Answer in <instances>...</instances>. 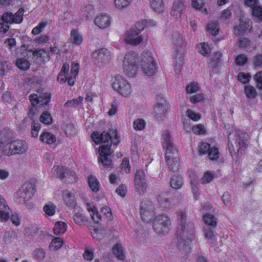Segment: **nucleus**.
<instances>
[{"label":"nucleus","instance_id":"nucleus-51","mask_svg":"<svg viewBox=\"0 0 262 262\" xmlns=\"http://www.w3.org/2000/svg\"><path fill=\"white\" fill-rule=\"evenodd\" d=\"M174 58L175 59L176 66H180L183 64L184 58L183 54L181 51L178 50L174 55Z\"/></svg>","mask_w":262,"mask_h":262},{"label":"nucleus","instance_id":"nucleus-25","mask_svg":"<svg viewBox=\"0 0 262 262\" xmlns=\"http://www.w3.org/2000/svg\"><path fill=\"white\" fill-rule=\"evenodd\" d=\"M67 228V224L62 221L56 222L54 227V233L56 235L64 233Z\"/></svg>","mask_w":262,"mask_h":262},{"label":"nucleus","instance_id":"nucleus-44","mask_svg":"<svg viewBox=\"0 0 262 262\" xmlns=\"http://www.w3.org/2000/svg\"><path fill=\"white\" fill-rule=\"evenodd\" d=\"M63 180L64 182L72 183L75 181L74 176L72 174V172L65 168L64 173L62 175Z\"/></svg>","mask_w":262,"mask_h":262},{"label":"nucleus","instance_id":"nucleus-41","mask_svg":"<svg viewBox=\"0 0 262 262\" xmlns=\"http://www.w3.org/2000/svg\"><path fill=\"white\" fill-rule=\"evenodd\" d=\"M198 51L204 56H207L210 52V48L207 44L202 42L198 46Z\"/></svg>","mask_w":262,"mask_h":262},{"label":"nucleus","instance_id":"nucleus-9","mask_svg":"<svg viewBox=\"0 0 262 262\" xmlns=\"http://www.w3.org/2000/svg\"><path fill=\"white\" fill-rule=\"evenodd\" d=\"M113 89L122 96H127L130 94L131 87L129 83L121 76L116 77L112 83Z\"/></svg>","mask_w":262,"mask_h":262},{"label":"nucleus","instance_id":"nucleus-31","mask_svg":"<svg viewBox=\"0 0 262 262\" xmlns=\"http://www.w3.org/2000/svg\"><path fill=\"white\" fill-rule=\"evenodd\" d=\"M88 183L93 191L97 192L99 191V182L95 177L90 176L88 178Z\"/></svg>","mask_w":262,"mask_h":262},{"label":"nucleus","instance_id":"nucleus-7","mask_svg":"<svg viewBox=\"0 0 262 262\" xmlns=\"http://www.w3.org/2000/svg\"><path fill=\"white\" fill-rule=\"evenodd\" d=\"M111 53L106 48H101L94 51L92 54V60L97 67H101L107 63L111 58Z\"/></svg>","mask_w":262,"mask_h":262},{"label":"nucleus","instance_id":"nucleus-28","mask_svg":"<svg viewBox=\"0 0 262 262\" xmlns=\"http://www.w3.org/2000/svg\"><path fill=\"white\" fill-rule=\"evenodd\" d=\"M207 27L208 31L211 35H216L219 32V23L216 20H210Z\"/></svg>","mask_w":262,"mask_h":262},{"label":"nucleus","instance_id":"nucleus-50","mask_svg":"<svg viewBox=\"0 0 262 262\" xmlns=\"http://www.w3.org/2000/svg\"><path fill=\"white\" fill-rule=\"evenodd\" d=\"M252 10L253 16L262 21V8L257 5L252 8Z\"/></svg>","mask_w":262,"mask_h":262},{"label":"nucleus","instance_id":"nucleus-15","mask_svg":"<svg viewBox=\"0 0 262 262\" xmlns=\"http://www.w3.org/2000/svg\"><path fill=\"white\" fill-rule=\"evenodd\" d=\"M12 155L21 154L26 152L28 149L26 142L23 140H13L11 142Z\"/></svg>","mask_w":262,"mask_h":262},{"label":"nucleus","instance_id":"nucleus-34","mask_svg":"<svg viewBox=\"0 0 262 262\" xmlns=\"http://www.w3.org/2000/svg\"><path fill=\"white\" fill-rule=\"evenodd\" d=\"M71 39L73 42L76 45H80L83 40L82 36L76 30L73 29L71 31Z\"/></svg>","mask_w":262,"mask_h":262},{"label":"nucleus","instance_id":"nucleus-39","mask_svg":"<svg viewBox=\"0 0 262 262\" xmlns=\"http://www.w3.org/2000/svg\"><path fill=\"white\" fill-rule=\"evenodd\" d=\"M33 255L34 259L40 261L44 258L45 256V252L42 248H38L33 251Z\"/></svg>","mask_w":262,"mask_h":262},{"label":"nucleus","instance_id":"nucleus-6","mask_svg":"<svg viewBox=\"0 0 262 262\" xmlns=\"http://www.w3.org/2000/svg\"><path fill=\"white\" fill-rule=\"evenodd\" d=\"M140 215L143 221L148 223L154 216V206L152 201L147 198L142 199L140 206Z\"/></svg>","mask_w":262,"mask_h":262},{"label":"nucleus","instance_id":"nucleus-33","mask_svg":"<svg viewBox=\"0 0 262 262\" xmlns=\"http://www.w3.org/2000/svg\"><path fill=\"white\" fill-rule=\"evenodd\" d=\"M40 121L46 125H49L52 122V117L51 113L48 111H44L42 113L39 118Z\"/></svg>","mask_w":262,"mask_h":262},{"label":"nucleus","instance_id":"nucleus-40","mask_svg":"<svg viewBox=\"0 0 262 262\" xmlns=\"http://www.w3.org/2000/svg\"><path fill=\"white\" fill-rule=\"evenodd\" d=\"M62 244L63 241L61 238H54L50 245V248L51 250H56L62 246Z\"/></svg>","mask_w":262,"mask_h":262},{"label":"nucleus","instance_id":"nucleus-49","mask_svg":"<svg viewBox=\"0 0 262 262\" xmlns=\"http://www.w3.org/2000/svg\"><path fill=\"white\" fill-rule=\"evenodd\" d=\"M51 99L50 93H43L39 94V104L41 105H47Z\"/></svg>","mask_w":262,"mask_h":262},{"label":"nucleus","instance_id":"nucleus-10","mask_svg":"<svg viewBox=\"0 0 262 262\" xmlns=\"http://www.w3.org/2000/svg\"><path fill=\"white\" fill-rule=\"evenodd\" d=\"M135 187L140 194H144L147 191V184L146 180V173L142 170H137L135 178Z\"/></svg>","mask_w":262,"mask_h":262},{"label":"nucleus","instance_id":"nucleus-59","mask_svg":"<svg viewBox=\"0 0 262 262\" xmlns=\"http://www.w3.org/2000/svg\"><path fill=\"white\" fill-rule=\"evenodd\" d=\"M132 0H115V4L116 7L118 8H123L128 6Z\"/></svg>","mask_w":262,"mask_h":262},{"label":"nucleus","instance_id":"nucleus-21","mask_svg":"<svg viewBox=\"0 0 262 262\" xmlns=\"http://www.w3.org/2000/svg\"><path fill=\"white\" fill-rule=\"evenodd\" d=\"M168 195L169 193L166 192L160 194L158 198V200L160 205L165 208H169L171 205V201L168 197Z\"/></svg>","mask_w":262,"mask_h":262},{"label":"nucleus","instance_id":"nucleus-42","mask_svg":"<svg viewBox=\"0 0 262 262\" xmlns=\"http://www.w3.org/2000/svg\"><path fill=\"white\" fill-rule=\"evenodd\" d=\"M0 20L7 25L14 23L12 18V13L11 12L4 13L1 16Z\"/></svg>","mask_w":262,"mask_h":262},{"label":"nucleus","instance_id":"nucleus-55","mask_svg":"<svg viewBox=\"0 0 262 262\" xmlns=\"http://www.w3.org/2000/svg\"><path fill=\"white\" fill-rule=\"evenodd\" d=\"M145 121L142 119H137L134 122V128L136 130H142L145 127Z\"/></svg>","mask_w":262,"mask_h":262},{"label":"nucleus","instance_id":"nucleus-57","mask_svg":"<svg viewBox=\"0 0 262 262\" xmlns=\"http://www.w3.org/2000/svg\"><path fill=\"white\" fill-rule=\"evenodd\" d=\"M79 67V63L75 62V61L72 62L70 75H72L74 77H76L78 74Z\"/></svg>","mask_w":262,"mask_h":262},{"label":"nucleus","instance_id":"nucleus-47","mask_svg":"<svg viewBox=\"0 0 262 262\" xmlns=\"http://www.w3.org/2000/svg\"><path fill=\"white\" fill-rule=\"evenodd\" d=\"M251 76L249 74L244 72H240L237 76V80L243 84H246L249 82Z\"/></svg>","mask_w":262,"mask_h":262},{"label":"nucleus","instance_id":"nucleus-3","mask_svg":"<svg viewBox=\"0 0 262 262\" xmlns=\"http://www.w3.org/2000/svg\"><path fill=\"white\" fill-rule=\"evenodd\" d=\"M162 146L165 149V159L169 169L172 171L179 166V152L177 147L170 139L169 132L166 130L162 135Z\"/></svg>","mask_w":262,"mask_h":262},{"label":"nucleus","instance_id":"nucleus-64","mask_svg":"<svg viewBox=\"0 0 262 262\" xmlns=\"http://www.w3.org/2000/svg\"><path fill=\"white\" fill-rule=\"evenodd\" d=\"M122 168L124 169V170L126 173H130V166L129 165V160L127 158H124L122 160Z\"/></svg>","mask_w":262,"mask_h":262},{"label":"nucleus","instance_id":"nucleus-54","mask_svg":"<svg viewBox=\"0 0 262 262\" xmlns=\"http://www.w3.org/2000/svg\"><path fill=\"white\" fill-rule=\"evenodd\" d=\"M254 80L256 82V86L262 90V72H257L254 76Z\"/></svg>","mask_w":262,"mask_h":262},{"label":"nucleus","instance_id":"nucleus-45","mask_svg":"<svg viewBox=\"0 0 262 262\" xmlns=\"http://www.w3.org/2000/svg\"><path fill=\"white\" fill-rule=\"evenodd\" d=\"M56 206L53 203L46 205L43 208L45 212L49 216L53 215L55 213Z\"/></svg>","mask_w":262,"mask_h":262},{"label":"nucleus","instance_id":"nucleus-63","mask_svg":"<svg viewBox=\"0 0 262 262\" xmlns=\"http://www.w3.org/2000/svg\"><path fill=\"white\" fill-rule=\"evenodd\" d=\"M192 130L195 134H203L205 132V127L202 124L193 126Z\"/></svg>","mask_w":262,"mask_h":262},{"label":"nucleus","instance_id":"nucleus-58","mask_svg":"<svg viewBox=\"0 0 262 262\" xmlns=\"http://www.w3.org/2000/svg\"><path fill=\"white\" fill-rule=\"evenodd\" d=\"M237 43L241 48H246L251 43V40L246 37H240L238 39Z\"/></svg>","mask_w":262,"mask_h":262},{"label":"nucleus","instance_id":"nucleus-2","mask_svg":"<svg viewBox=\"0 0 262 262\" xmlns=\"http://www.w3.org/2000/svg\"><path fill=\"white\" fill-rule=\"evenodd\" d=\"M178 217L179 226L177 228L175 243L179 249H185L187 251L194 238V226L192 222H186L185 212H180Z\"/></svg>","mask_w":262,"mask_h":262},{"label":"nucleus","instance_id":"nucleus-17","mask_svg":"<svg viewBox=\"0 0 262 262\" xmlns=\"http://www.w3.org/2000/svg\"><path fill=\"white\" fill-rule=\"evenodd\" d=\"M215 229H212L209 226L204 227V235L206 241L210 242L213 246H215L217 245L216 235L214 233Z\"/></svg>","mask_w":262,"mask_h":262},{"label":"nucleus","instance_id":"nucleus-18","mask_svg":"<svg viewBox=\"0 0 262 262\" xmlns=\"http://www.w3.org/2000/svg\"><path fill=\"white\" fill-rule=\"evenodd\" d=\"M62 197L66 204L69 207L73 208L76 204L75 195L68 190H64L62 192Z\"/></svg>","mask_w":262,"mask_h":262},{"label":"nucleus","instance_id":"nucleus-16","mask_svg":"<svg viewBox=\"0 0 262 262\" xmlns=\"http://www.w3.org/2000/svg\"><path fill=\"white\" fill-rule=\"evenodd\" d=\"M111 23V16L107 14H100L94 19L95 24L100 28L104 29L108 27Z\"/></svg>","mask_w":262,"mask_h":262},{"label":"nucleus","instance_id":"nucleus-11","mask_svg":"<svg viewBox=\"0 0 262 262\" xmlns=\"http://www.w3.org/2000/svg\"><path fill=\"white\" fill-rule=\"evenodd\" d=\"M199 154L200 155L208 154L209 158L212 161L217 160L220 153L218 149L215 147H210V145L206 142H202L199 146Z\"/></svg>","mask_w":262,"mask_h":262},{"label":"nucleus","instance_id":"nucleus-5","mask_svg":"<svg viewBox=\"0 0 262 262\" xmlns=\"http://www.w3.org/2000/svg\"><path fill=\"white\" fill-rule=\"evenodd\" d=\"M171 225V222L169 217L166 215H161L155 217L152 227L158 234L168 233Z\"/></svg>","mask_w":262,"mask_h":262},{"label":"nucleus","instance_id":"nucleus-48","mask_svg":"<svg viewBox=\"0 0 262 262\" xmlns=\"http://www.w3.org/2000/svg\"><path fill=\"white\" fill-rule=\"evenodd\" d=\"M199 84L197 82H191L189 85L186 86V91L187 94H190L195 93L199 90Z\"/></svg>","mask_w":262,"mask_h":262},{"label":"nucleus","instance_id":"nucleus-38","mask_svg":"<svg viewBox=\"0 0 262 262\" xmlns=\"http://www.w3.org/2000/svg\"><path fill=\"white\" fill-rule=\"evenodd\" d=\"M189 98L190 101L192 103L202 102L205 99V95L202 93H197L189 96Z\"/></svg>","mask_w":262,"mask_h":262},{"label":"nucleus","instance_id":"nucleus-27","mask_svg":"<svg viewBox=\"0 0 262 262\" xmlns=\"http://www.w3.org/2000/svg\"><path fill=\"white\" fill-rule=\"evenodd\" d=\"M244 92L247 98L249 99H254L258 95L255 88L251 85H246Z\"/></svg>","mask_w":262,"mask_h":262},{"label":"nucleus","instance_id":"nucleus-24","mask_svg":"<svg viewBox=\"0 0 262 262\" xmlns=\"http://www.w3.org/2000/svg\"><path fill=\"white\" fill-rule=\"evenodd\" d=\"M170 186L174 189H178L181 188L183 184V181L181 176L173 175L171 177L170 181Z\"/></svg>","mask_w":262,"mask_h":262},{"label":"nucleus","instance_id":"nucleus-8","mask_svg":"<svg viewBox=\"0 0 262 262\" xmlns=\"http://www.w3.org/2000/svg\"><path fill=\"white\" fill-rule=\"evenodd\" d=\"M169 108L166 100L161 94H158L156 98V104L154 108L155 117L159 121L163 120Z\"/></svg>","mask_w":262,"mask_h":262},{"label":"nucleus","instance_id":"nucleus-30","mask_svg":"<svg viewBox=\"0 0 262 262\" xmlns=\"http://www.w3.org/2000/svg\"><path fill=\"white\" fill-rule=\"evenodd\" d=\"M40 139L43 142L50 144L56 141V137L50 133L45 132L40 136Z\"/></svg>","mask_w":262,"mask_h":262},{"label":"nucleus","instance_id":"nucleus-60","mask_svg":"<svg viewBox=\"0 0 262 262\" xmlns=\"http://www.w3.org/2000/svg\"><path fill=\"white\" fill-rule=\"evenodd\" d=\"M186 116L193 121H198L200 119V115L196 114L191 110H187L186 111Z\"/></svg>","mask_w":262,"mask_h":262},{"label":"nucleus","instance_id":"nucleus-61","mask_svg":"<svg viewBox=\"0 0 262 262\" xmlns=\"http://www.w3.org/2000/svg\"><path fill=\"white\" fill-rule=\"evenodd\" d=\"M73 219L76 224H81L84 220V216L80 212H78L74 214Z\"/></svg>","mask_w":262,"mask_h":262},{"label":"nucleus","instance_id":"nucleus-46","mask_svg":"<svg viewBox=\"0 0 262 262\" xmlns=\"http://www.w3.org/2000/svg\"><path fill=\"white\" fill-rule=\"evenodd\" d=\"M146 19H143L141 21L137 22L134 26H132L130 28L134 29L137 32L140 33L144 29L146 24Z\"/></svg>","mask_w":262,"mask_h":262},{"label":"nucleus","instance_id":"nucleus-22","mask_svg":"<svg viewBox=\"0 0 262 262\" xmlns=\"http://www.w3.org/2000/svg\"><path fill=\"white\" fill-rule=\"evenodd\" d=\"M203 220L205 222V226H209L212 229L215 228L216 226V219L215 216L211 214L206 213L203 216Z\"/></svg>","mask_w":262,"mask_h":262},{"label":"nucleus","instance_id":"nucleus-23","mask_svg":"<svg viewBox=\"0 0 262 262\" xmlns=\"http://www.w3.org/2000/svg\"><path fill=\"white\" fill-rule=\"evenodd\" d=\"M123 70L127 76L133 77L137 73V64H123Z\"/></svg>","mask_w":262,"mask_h":262},{"label":"nucleus","instance_id":"nucleus-12","mask_svg":"<svg viewBox=\"0 0 262 262\" xmlns=\"http://www.w3.org/2000/svg\"><path fill=\"white\" fill-rule=\"evenodd\" d=\"M36 189L35 186L31 182L26 183L23 185L17 191L19 198L23 199V201H29L33 195Z\"/></svg>","mask_w":262,"mask_h":262},{"label":"nucleus","instance_id":"nucleus-29","mask_svg":"<svg viewBox=\"0 0 262 262\" xmlns=\"http://www.w3.org/2000/svg\"><path fill=\"white\" fill-rule=\"evenodd\" d=\"M15 63L19 69L25 71L28 70L30 66L29 61L25 58H17Z\"/></svg>","mask_w":262,"mask_h":262},{"label":"nucleus","instance_id":"nucleus-36","mask_svg":"<svg viewBox=\"0 0 262 262\" xmlns=\"http://www.w3.org/2000/svg\"><path fill=\"white\" fill-rule=\"evenodd\" d=\"M152 8L156 12L162 11L163 5L162 0H149Z\"/></svg>","mask_w":262,"mask_h":262},{"label":"nucleus","instance_id":"nucleus-19","mask_svg":"<svg viewBox=\"0 0 262 262\" xmlns=\"http://www.w3.org/2000/svg\"><path fill=\"white\" fill-rule=\"evenodd\" d=\"M146 67L141 66L143 72L147 76H151L154 75L157 72V67L155 61H150L145 65Z\"/></svg>","mask_w":262,"mask_h":262},{"label":"nucleus","instance_id":"nucleus-37","mask_svg":"<svg viewBox=\"0 0 262 262\" xmlns=\"http://www.w3.org/2000/svg\"><path fill=\"white\" fill-rule=\"evenodd\" d=\"M136 64V58L135 54L132 52H128L124 56L123 64Z\"/></svg>","mask_w":262,"mask_h":262},{"label":"nucleus","instance_id":"nucleus-1","mask_svg":"<svg viewBox=\"0 0 262 262\" xmlns=\"http://www.w3.org/2000/svg\"><path fill=\"white\" fill-rule=\"evenodd\" d=\"M91 138L97 144H103L99 150V163H101L104 168H112V161L110 158L112 154L111 147L112 143L116 146L119 142L116 131L110 129L108 131H103L101 134L93 132Z\"/></svg>","mask_w":262,"mask_h":262},{"label":"nucleus","instance_id":"nucleus-43","mask_svg":"<svg viewBox=\"0 0 262 262\" xmlns=\"http://www.w3.org/2000/svg\"><path fill=\"white\" fill-rule=\"evenodd\" d=\"M24 12L23 9H19L14 14L12 13L14 23L19 24L23 21Z\"/></svg>","mask_w":262,"mask_h":262},{"label":"nucleus","instance_id":"nucleus-26","mask_svg":"<svg viewBox=\"0 0 262 262\" xmlns=\"http://www.w3.org/2000/svg\"><path fill=\"white\" fill-rule=\"evenodd\" d=\"M113 252L118 259L123 260L124 259V250L122 245L119 244L115 245L113 248Z\"/></svg>","mask_w":262,"mask_h":262},{"label":"nucleus","instance_id":"nucleus-35","mask_svg":"<svg viewBox=\"0 0 262 262\" xmlns=\"http://www.w3.org/2000/svg\"><path fill=\"white\" fill-rule=\"evenodd\" d=\"M83 101V97L81 96H79L78 98L68 100L67 102L64 104L65 107H73L74 108L77 107L79 105L81 104L82 103V102Z\"/></svg>","mask_w":262,"mask_h":262},{"label":"nucleus","instance_id":"nucleus-53","mask_svg":"<svg viewBox=\"0 0 262 262\" xmlns=\"http://www.w3.org/2000/svg\"><path fill=\"white\" fill-rule=\"evenodd\" d=\"M214 179L213 174L210 171L206 172L202 178V181L203 183H208Z\"/></svg>","mask_w":262,"mask_h":262},{"label":"nucleus","instance_id":"nucleus-52","mask_svg":"<svg viewBox=\"0 0 262 262\" xmlns=\"http://www.w3.org/2000/svg\"><path fill=\"white\" fill-rule=\"evenodd\" d=\"M89 211H92L91 216L93 220L97 223H98L99 221L101 220V216L95 208H91V210L88 209Z\"/></svg>","mask_w":262,"mask_h":262},{"label":"nucleus","instance_id":"nucleus-13","mask_svg":"<svg viewBox=\"0 0 262 262\" xmlns=\"http://www.w3.org/2000/svg\"><path fill=\"white\" fill-rule=\"evenodd\" d=\"M140 33L137 32L134 29L130 28L125 33L124 39L127 43L137 46L143 41L141 36H137Z\"/></svg>","mask_w":262,"mask_h":262},{"label":"nucleus","instance_id":"nucleus-14","mask_svg":"<svg viewBox=\"0 0 262 262\" xmlns=\"http://www.w3.org/2000/svg\"><path fill=\"white\" fill-rule=\"evenodd\" d=\"M250 26L249 19L241 16L239 19V23L234 27V33L236 36L244 34Z\"/></svg>","mask_w":262,"mask_h":262},{"label":"nucleus","instance_id":"nucleus-62","mask_svg":"<svg viewBox=\"0 0 262 262\" xmlns=\"http://www.w3.org/2000/svg\"><path fill=\"white\" fill-rule=\"evenodd\" d=\"M4 146H2V152L4 154V155L9 156L12 155V151L11 148V143H5V145H3Z\"/></svg>","mask_w":262,"mask_h":262},{"label":"nucleus","instance_id":"nucleus-20","mask_svg":"<svg viewBox=\"0 0 262 262\" xmlns=\"http://www.w3.org/2000/svg\"><path fill=\"white\" fill-rule=\"evenodd\" d=\"M13 134L9 130H4L0 133L1 144L5 145V143H11L13 141Z\"/></svg>","mask_w":262,"mask_h":262},{"label":"nucleus","instance_id":"nucleus-32","mask_svg":"<svg viewBox=\"0 0 262 262\" xmlns=\"http://www.w3.org/2000/svg\"><path fill=\"white\" fill-rule=\"evenodd\" d=\"M65 168L62 166H54L52 169V173L54 177L63 180L62 175L64 173Z\"/></svg>","mask_w":262,"mask_h":262},{"label":"nucleus","instance_id":"nucleus-4","mask_svg":"<svg viewBox=\"0 0 262 262\" xmlns=\"http://www.w3.org/2000/svg\"><path fill=\"white\" fill-rule=\"evenodd\" d=\"M236 141L235 142V147L231 145L230 146L229 143L228 144L229 150L231 154L232 158L236 162L237 161V156L239 153H242L243 150H244L246 148L247 144V141L248 139V135L243 132L239 131L236 135Z\"/></svg>","mask_w":262,"mask_h":262},{"label":"nucleus","instance_id":"nucleus-56","mask_svg":"<svg viewBox=\"0 0 262 262\" xmlns=\"http://www.w3.org/2000/svg\"><path fill=\"white\" fill-rule=\"evenodd\" d=\"M185 7V2L183 0H174L173 6V9H177L179 11L183 12Z\"/></svg>","mask_w":262,"mask_h":262}]
</instances>
